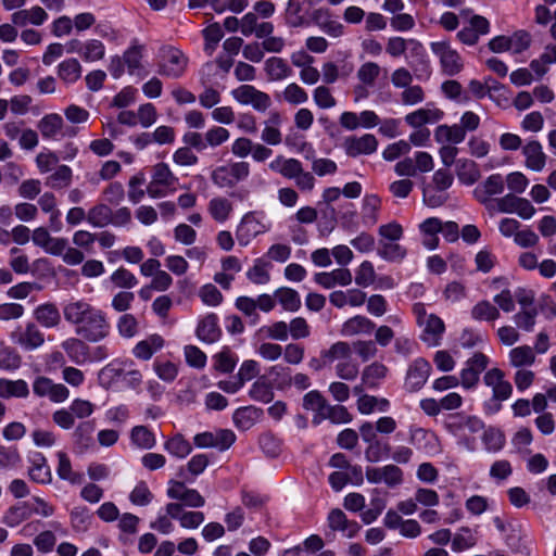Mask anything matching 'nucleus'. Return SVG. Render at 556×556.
<instances>
[{
	"label": "nucleus",
	"instance_id": "f257e3e1",
	"mask_svg": "<svg viewBox=\"0 0 556 556\" xmlns=\"http://www.w3.org/2000/svg\"><path fill=\"white\" fill-rule=\"evenodd\" d=\"M64 319L75 327V333L90 343L105 340L111 332L106 313L84 299L71 300L63 305Z\"/></svg>",
	"mask_w": 556,
	"mask_h": 556
},
{
	"label": "nucleus",
	"instance_id": "f03ea898",
	"mask_svg": "<svg viewBox=\"0 0 556 556\" xmlns=\"http://www.w3.org/2000/svg\"><path fill=\"white\" fill-rule=\"evenodd\" d=\"M100 384L112 391L132 390L137 393L141 391L143 376L136 368L131 359H114L98 374Z\"/></svg>",
	"mask_w": 556,
	"mask_h": 556
},
{
	"label": "nucleus",
	"instance_id": "7ed1b4c3",
	"mask_svg": "<svg viewBox=\"0 0 556 556\" xmlns=\"http://www.w3.org/2000/svg\"><path fill=\"white\" fill-rule=\"evenodd\" d=\"M251 173V166L245 161H229L216 166L211 172V180L219 189H231L238 184L245 181Z\"/></svg>",
	"mask_w": 556,
	"mask_h": 556
},
{
	"label": "nucleus",
	"instance_id": "20e7f679",
	"mask_svg": "<svg viewBox=\"0 0 556 556\" xmlns=\"http://www.w3.org/2000/svg\"><path fill=\"white\" fill-rule=\"evenodd\" d=\"M270 220L261 211L245 213L236 229V238L240 245H248L255 237L269 231Z\"/></svg>",
	"mask_w": 556,
	"mask_h": 556
},
{
	"label": "nucleus",
	"instance_id": "39448f33",
	"mask_svg": "<svg viewBox=\"0 0 556 556\" xmlns=\"http://www.w3.org/2000/svg\"><path fill=\"white\" fill-rule=\"evenodd\" d=\"M187 65L188 58L179 49L174 47L162 48L157 70L160 75L177 79L184 75Z\"/></svg>",
	"mask_w": 556,
	"mask_h": 556
},
{
	"label": "nucleus",
	"instance_id": "423d86ee",
	"mask_svg": "<svg viewBox=\"0 0 556 556\" xmlns=\"http://www.w3.org/2000/svg\"><path fill=\"white\" fill-rule=\"evenodd\" d=\"M231 97L242 105H251L255 111L265 112L271 105L270 97L252 85H241L231 90Z\"/></svg>",
	"mask_w": 556,
	"mask_h": 556
},
{
	"label": "nucleus",
	"instance_id": "0eeeda50",
	"mask_svg": "<svg viewBox=\"0 0 556 556\" xmlns=\"http://www.w3.org/2000/svg\"><path fill=\"white\" fill-rule=\"evenodd\" d=\"M431 51L440 59L442 70L445 74L454 76L463 70V60L459 53L453 49L447 41H435L431 43Z\"/></svg>",
	"mask_w": 556,
	"mask_h": 556
},
{
	"label": "nucleus",
	"instance_id": "6e6552de",
	"mask_svg": "<svg viewBox=\"0 0 556 556\" xmlns=\"http://www.w3.org/2000/svg\"><path fill=\"white\" fill-rule=\"evenodd\" d=\"M489 362V357L480 352L475 353L468 358L459 374L463 388H475L480 380L481 372L486 369Z\"/></svg>",
	"mask_w": 556,
	"mask_h": 556
},
{
	"label": "nucleus",
	"instance_id": "1a4fd4ad",
	"mask_svg": "<svg viewBox=\"0 0 556 556\" xmlns=\"http://www.w3.org/2000/svg\"><path fill=\"white\" fill-rule=\"evenodd\" d=\"M445 429L455 437H465L466 433H478L484 428L483 421L476 416L452 414L447 417Z\"/></svg>",
	"mask_w": 556,
	"mask_h": 556
},
{
	"label": "nucleus",
	"instance_id": "9d476101",
	"mask_svg": "<svg viewBox=\"0 0 556 556\" xmlns=\"http://www.w3.org/2000/svg\"><path fill=\"white\" fill-rule=\"evenodd\" d=\"M378 140L372 134L348 136L342 142L344 153L350 157L370 155L377 151Z\"/></svg>",
	"mask_w": 556,
	"mask_h": 556
},
{
	"label": "nucleus",
	"instance_id": "9b49d317",
	"mask_svg": "<svg viewBox=\"0 0 556 556\" xmlns=\"http://www.w3.org/2000/svg\"><path fill=\"white\" fill-rule=\"evenodd\" d=\"M33 392L39 397H48L53 403L65 402L70 396V390L63 383H55L43 376L37 377L33 382Z\"/></svg>",
	"mask_w": 556,
	"mask_h": 556
},
{
	"label": "nucleus",
	"instance_id": "f8f14e48",
	"mask_svg": "<svg viewBox=\"0 0 556 556\" xmlns=\"http://www.w3.org/2000/svg\"><path fill=\"white\" fill-rule=\"evenodd\" d=\"M33 243L50 255H62L65 251L67 239L52 237L46 227H37L31 232Z\"/></svg>",
	"mask_w": 556,
	"mask_h": 556
},
{
	"label": "nucleus",
	"instance_id": "ddd939ff",
	"mask_svg": "<svg viewBox=\"0 0 556 556\" xmlns=\"http://www.w3.org/2000/svg\"><path fill=\"white\" fill-rule=\"evenodd\" d=\"M431 372V365L425 358H416L409 366L405 377V388L409 392L420 390Z\"/></svg>",
	"mask_w": 556,
	"mask_h": 556
},
{
	"label": "nucleus",
	"instance_id": "4468645a",
	"mask_svg": "<svg viewBox=\"0 0 556 556\" xmlns=\"http://www.w3.org/2000/svg\"><path fill=\"white\" fill-rule=\"evenodd\" d=\"M407 49H409L410 53L415 55L421 63H425L426 51L424 46L418 40L405 39L397 36L390 37L388 39L386 50L391 56H401Z\"/></svg>",
	"mask_w": 556,
	"mask_h": 556
},
{
	"label": "nucleus",
	"instance_id": "2eb2a0df",
	"mask_svg": "<svg viewBox=\"0 0 556 556\" xmlns=\"http://www.w3.org/2000/svg\"><path fill=\"white\" fill-rule=\"evenodd\" d=\"M409 442L419 451L428 455H434L440 452L439 440L437 435L422 428H410Z\"/></svg>",
	"mask_w": 556,
	"mask_h": 556
},
{
	"label": "nucleus",
	"instance_id": "dca6fc26",
	"mask_svg": "<svg viewBox=\"0 0 556 556\" xmlns=\"http://www.w3.org/2000/svg\"><path fill=\"white\" fill-rule=\"evenodd\" d=\"M81 338H67L61 343V348L66 353L71 362L76 365H83L90 361V348Z\"/></svg>",
	"mask_w": 556,
	"mask_h": 556
},
{
	"label": "nucleus",
	"instance_id": "f3484780",
	"mask_svg": "<svg viewBox=\"0 0 556 556\" xmlns=\"http://www.w3.org/2000/svg\"><path fill=\"white\" fill-rule=\"evenodd\" d=\"M352 273L348 268H337L314 275V281L325 289H332L336 286L346 287L352 282Z\"/></svg>",
	"mask_w": 556,
	"mask_h": 556
},
{
	"label": "nucleus",
	"instance_id": "a211bd4d",
	"mask_svg": "<svg viewBox=\"0 0 556 556\" xmlns=\"http://www.w3.org/2000/svg\"><path fill=\"white\" fill-rule=\"evenodd\" d=\"M504 191V179L500 174L489 176L473 189V197L482 204H486L493 195Z\"/></svg>",
	"mask_w": 556,
	"mask_h": 556
},
{
	"label": "nucleus",
	"instance_id": "6ab92c4d",
	"mask_svg": "<svg viewBox=\"0 0 556 556\" xmlns=\"http://www.w3.org/2000/svg\"><path fill=\"white\" fill-rule=\"evenodd\" d=\"M376 329V324L364 315H355L346 319L340 329L343 337L369 336Z\"/></svg>",
	"mask_w": 556,
	"mask_h": 556
},
{
	"label": "nucleus",
	"instance_id": "aec40b11",
	"mask_svg": "<svg viewBox=\"0 0 556 556\" xmlns=\"http://www.w3.org/2000/svg\"><path fill=\"white\" fill-rule=\"evenodd\" d=\"M195 334L198 339L204 343L217 342L222 336V330L218 326V317L211 313L199 320Z\"/></svg>",
	"mask_w": 556,
	"mask_h": 556
},
{
	"label": "nucleus",
	"instance_id": "412c9836",
	"mask_svg": "<svg viewBox=\"0 0 556 556\" xmlns=\"http://www.w3.org/2000/svg\"><path fill=\"white\" fill-rule=\"evenodd\" d=\"M164 343L165 341L162 336L153 333L137 342L132 348L131 353L137 359L147 362L163 349Z\"/></svg>",
	"mask_w": 556,
	"mask_h": 556
},
{
	"label": "nucleus",
	"instance_id": "4be33fe9",
	"mask_svg": "<svg viewBox=\"0 0 556 556\" xmlns=\"http://www.w3.org/2000/svg\"><path fill=\"white\" fill-rule=\"evenodd\" d=\"M419 326L422 328L421 340L430 346L440 344L442 334L445 331V325L439 316L430 314Z\"/></svg>",
	"mask_w": 556,
	"mask_h": 556
},
{
	"label": "nucleus",
	"instance_id": "5701e85b",
	"mask_svg": "<svg viewBox=\"0 0 556 556\" xmlns=\"http://www.w3.org/2000/svg\"><path fill=\"white\" fill-rule=\"evenodd\" d=\"M522 155L526 160V167L533 172H541L546 164V154L543 151L542 144L536 140L528 141L522 147Z\"/></svg>",
	"mask_w": 556,
	"mask_h": 556
},
{
	"label": "nucleus",
	"instance_id": "b1692460",
	"mask_svg": "<svg viewBox=\"0 0 556 556\" xmlns=\"http://www.w3.org/2000/svg\"><path fill=\"white\" fill-rule=\"evenodd\" d=\"M29 462L28 475L34 482L48 484L52 481L51 469L43 454L38 452L31 454Z\"/></svg>",
	"mask_w": 556,
	"mask_h": 556
},
{
	"label": "nucleus",
	"instance_id": "393cba45",
	"mask_svg": "<svg viewBox=\"0 0 556 556\" xmlns=\"http://www.w3.org/2000/svg\"><path fill=\"white\" fill-rule=\"evenodd\" d=\"M31 517L30 502L23 501L11 505L1 518V522L9 528H16Z\"/></svg>",
	"mask_w": 556,
	"mask_h": 556
},
{
	"label": "nucleus",
	"instance_id": "a878e982",
	"mask_svg": "<svg viewBox=\"0 0 556 556\" xmlns=\"http://www.w3.org/2000/svg\"><path fill=\"white\" fill-rule=\"evenodd\" d=\"M312 21L327 35L331 37H341L344 33V26L331 17L328 9H317L312 13Z\"/></svg>",
	"mask_w": 556,
	"mask_h": 556
},
{
	"label": "nucleus",
	"instance_id": "bb28decb",
	"mask_svg": "<svg viewBox=\"0 0 556 556\" xmlns=\"http://www.w3.org/2000/svg\"><path fill=\"white\" fill-rule=\"evenodd\" d=\"M328 404L324 395L317 390L309 391L303 396V408L314 413L312 419L314 425H319L325 420Z\"/></svg>",
	"mask_w": 556,
	"mask_h": 556
},
{
	"label": "nucleus",
	"instance_id": "cd10ccee",
	"mask_svg": "<svg viewBox=\"0 0 556 556\" xmlns=\"http://www.w3.org/2000/svg\"><path fill=\"white\" fill-rule=\"evenodd\" d=\"M328 525L333 531L342 532L346 538H354L361 527L356 521L349 520L339 508L332 509L328 515Z\"/></svg>",
	"mask_w": 556,
	"mask_h": 556
},
{
	"label": "nucleus",
	"instance_id": "c85d7f7f",
	"mask_svg": "<svg viewBox=\"0 0 556 556\" xmlns=\"http://www.w3.org/2000/svg\"><path fill=\"white\" fill-rule=\"evenodd\" d=\"M146 47L137 39H134L130 46L124 51L123 58L129 75H140L143 71L142 59Z\"/></svg>",
	"mask_w": 556,
	"mask_h": 556
},
{
	"label": "nucleus",
	"instance_id": "c756f323",
	"mask_svg": "<svg viewBox=\"0 0 556 556\" xmlns=\"http://www.w3.org/2000/svg\"><path fill=\"white\" fill-rule=\"evenodd\" d=\"M207 212L214 222L224 224L231 217L233 204L228 198L216 195L208 201Z\"/></svg>",
	"mask_w": 556,
	"mask_h": 556
},
{
	"label": "nucleus",
	"instance_id": "7c9ffc66",
	"mask_svg": "<svg viewBox=\"0 0 556 556\" xmlns=\"http://www.w3.org/2000/svg\"><path fill=\"white\" fill-rule=\"evenodd\" d=\"M443 117V112L434 106L427 105L418 109L405 116V122L414 127L418 128L426 124H433L439 122Z\"/></svg>",
	"mask_w": 556,
	"mask_h": 556
},
{
	"label": "nucleus",
	"instance_id": "2f4dec72",
	"mask_svg": "<svg viewBox=\"0 0 556 556\" xmlns=\"http://www.w3.org/2000/svg\"><path fill=\"white\" fill-rule=\"evenodd\" d=\"M422 236V244L428 250H434L439 245L438 233L442 229V220L438 217H429L419 224Z\"/></svg>",
	"mask_w": 556,
	"mask_h": 556
},
{
	"label": "nucleus",
	"instance_id": "473e14b6",
	"mask_svg": "<svg viewBox=\"0 0 556 556\" xmlns=\"http://www.w3.org/2000/svg\"><path fill=\"white\" fill-rule=\"evenodd\" d=\"M535 352L530 345H519L508 352V364L517 369L531 367L535 364Z\"/></svg>",
	"mask_w": 556,
	"mask_h": 556
},
{
	"label": "nucleus",
	"instance_id": "72a5a7b5",
	"mask_svg": "<svg viewBox=\"0 0 556 556\" xmlns=\"http://www.w3.org/2000/svg\"><path fill=\"white\" fill-rule=\"evenodd\" d=\"M268 167L288 179H294L303 169L302 163L298 159H286L282 155L273 160Z\"/></svg>",
	"mask_w": 556,
	"mask_h": 556
},
{
	"label": "nucleus",
	"instance_id": "f704fd0d",
	"mask_svg": "<svg viewBox=\"0 0 556 556\" xmlns=\"http://www.w3.org/2000/svg\"><path fill=\"white\" fill-rule=\"evenodd\" d=\"M63 118L56 113L45 115L38 123V129L45 139L56 140L63 129Z\"/></svg>",
	"mask_w": 556,
	"mask_h": 556
},
{
	"label": "nucleus",
	"instance_id": "c9c22d12",
	"mask_svg": "<svg viewBox=\"0 0 556 556\" xmlns=\"http://www.w3.org/2000/svg\"><path fill=\"white\" fill-rule=\"evenodd\" d=\"M281 125V116L279 113L274 112L269 118L264 122V128L261 134L263 142L269 146H278L282 142V134L279 129Z\"/></svg>",
	"mask_w": 556,
	"mask_h": 556
},
{
	"label": "nucleus",
	"instance_id": "e433bc0d",
	"mask_svg": "<svg viewBox=\"0 0 556 556\" xmlns=\"http://www.w3.org/2000/svg\"><path fill=\"white\" fill-rule=\"evenodd\" d=\"M388 372L389 368L384 364L374 362L363 369L362 382L367 388H378L387 378Z\"/></svg>",
	"mask_w": 556,
	"mask_h": 556
},
{
	"label": "nucleus",
	"instance_id": "4c0bfd02",
	"mask_svg": "<svg viewBox=\"0 0 556 556\" xmlns=\"http://www.w3.org/2000/svg\"><path fill=\"white\" fill-rule=\"evenodd\" d=\"M455 170L458 180L466 186L476 184L481 176L478 164L469 159L457 160Z\"/></svg>",
	"mask_w": 556,
	"mask_h": 556
},
{
	"label": "nucleus",
	"instance_id": "58836bf2",
	"mask_svg": "<svg viewBox=\"0 0 556 556\" xmlns=\"http://www.w3.org/2000/svg\"><path fill=\"white\" fill-rule=\"evenodd\" d=\"M16 342L25 350L33 351L43 344L45 336L34 323H28L20 333Z\"/></svg>",
	"mask_w": 556,
	"mask_h": 556
},
{
	"label": "nucleus",
	"instance_id": "ea45409f",
	"mask_svg": "<svg viewBox=\"0 0 556 556\" xmlns=\"http://www.w3.org/2000/svg\"><path fill=\"white\" fill-rule=\"evenodd\" d=\"M434 138L439 143L458 144L465 140L466 134L459 124L440 125L434 130Z\"/></svg>",
	"mask_w": 556,
	"mask_h": 556
},
{
	"label": "nucleus",
	"instance_id": "a19ab883",
	"mask_svg": "<svg viewBox=\"0 0 556 556\" xmlns=\"http://www.w3.org/2000/svg\"><path fill=\"white\" fill-rule=\"evenodd\" d=\"M34 317L45 328H54L61 323L60 312L52 303H45L36 307Z\"/></svg>",
	"mask_w": 556,
	"mask_h": 556
},
{
	"label": "nucleus",
	"instance_id": "79ce46f5",
	"mask_svg": "<svg viewBox=\"0 0 556 556\" xmlns=\"http://www.w3.org/2000/svg\"><path fill=\"white\" fill-rule=\"evenodd\" d=\"M83 73V67L77 59L71 58L58 65L59 78L67 85L76 83Z\"/></svg>",
	"mask_w": 556,
	"mask_h": 556
},
{
	"label": "nucleus",
	"instance_id": "37998d69",
	"mask_svg": "<svg viewBox=\"0 0 556 556\" xmlns=\"http://www.w3.org/2000/svg\"><path fill=\"white\" fill-rule=\"evenodd\" d=\"M29 394L28 384L26 381L18 380H9V379H0V397L10 399V397H27Z\"/></svg>",
	"mask_w": 556,
	"mask_h": 556
},
{
	"label": "nucleus",
	"instance_id": "c03bdc74",
	"mask_svg": "<svg viewBox=\"0 0 556 556\" xmlns=\"http://www.w3.org/2000/svg\"><path fill=\"white\" fill-rule=\"evenodd\" d=\"M264 70L269 80L277 81L289 77L292 73L291 67L288 63L277 56H273L266 60Z\"/></svg>",
	"mask_w": 556,
	"mask_h": 556
},
{
	"label": "nucleus",
	"instance_id": "a18cd8bd",
	"mask_svg": "<svg viewBox=\"0 0 556 556\" xmlns=\"http://www.w3.org/2000/svg\"><path fill=\"white\" fill-rule=\"evenodd\" d=\"M164 450L172 456L182 459L192 452V446L182 434L178 433L165 441Z\"/></svg>",
	"mask_w": 556,
	"mask_h": 556
},
{
	"label": "nucleus",
	"instance_id": "49530a36",
	"mask_svg": "<svg viewBox=\"0 0 556 556\" xmlns=\"http://www.w3.org/2000/svg\"><path fill=\"white\" fill-rule=\"evenodd\" d=\"M275 298L283 309L296 312L301 307V298L298 291L291 288L282 287L276 290Z\"/></svg>",
	"mask_w": 556,
	"mask_h": 556
},
{
	"label": "nucleus",
	"instance_id": "de8ad7c7",
	"mask_svg": "<svg viewBox=\"0 0 556 556\" xmlns=\"http://www.w3.org/2000/svg\"><path fill=\"white\" fill-rule=\"evenodd\" d=\"M270 263L264 258H256L253 266L247 271L248 279L255 285H266L270 280Z\"/></svg>",
	"mask_w": 556,
	"mask_h": 556
},
{
	"label": "nucleus",
	"instance_id": "09e8293b",
	"mask_svg": "<svg viewBox=\"0 0 556 556\" xmlns=\"http://www.w3.org/2000/svg\"><path fill=\"white\" fill-rule=\"evenodd\" d=\"M378 255L389 262H400L406 255V249L396 241L386 242L379 240Z\"/></svg>",
	"mask_w": 556,
	"mask_h": 556
},
{
	"label": "nucleus",
	"instance_id": "8fccbe9b",
	"mask_svg": "<svg viewBox=\"0 0 556 556\" xmlns=\"http://www.w3.org/2000/svg\"><path fill=\"white\" fill-rule=\"evenodd\" d=\"M87 222L93 227H105L112 222V210L105 204H97L88 211Z\"/></svg>",
	"mask_w": 556,
	"mask_h": 556
},
{
	"label": "nucleus",
	"instance_id": "3c124183",
	"mask_svg": "<svg viewBox=\"0 0 556 556\" xmlns=\"http://www.w3.org/2000/svg\"><path fill=\"white\" fill-rule=\"evenodd\" d=\"M73 172L67 165H59L55 170L47 177L46 185L53 189H63L71 185Z\"/></svg>",
	"mask_w": 556,
	"mask_h": 556
},
{
	"label": "nucleus",
	"instance_id": "603ef678",
	"mask_svg": "<svg viewBox=\"0 0 556 556\" xmlns=\"http://www.w3.org/2000/svg\"><path fill=\"white\" fill-rule=\"evenodd\" d=\"M58 467H56V473L60 479L66 480L73 484L79 483L81 481V475L75 472L72 469L71 460L65 452H58Z\"/></svg>",
	"mask_w": 556,
	"mask_h": 556
},
{
	"label": "nucleus",
	"instance_id": "864d4df0",
	"mask_svg": "<svg viewBox=\"0 0 556 556\" xmlns=\"http://www.w3.org/2000/svg\"><path fill=\"white\" fill-rule=\"evenodd\" d=\"M381 206V200L376 194H366L363 199L362 214L363 219L370 226L375 225L378 220V212Z\"/></svg>",
	"mask_w": 556,
	"mask_h": 556
},
{
	"label": "nucleus",
	"instance_id": "5fc2aeb1",
	"mask_svg": "<svg viewBox=\"0 0 556 556\" xmlns=\"http://www.w3.org/2000/svg\"><path fill=\"white\" fill-rule=\"evenodd\" d=\"M130 439L135 445L143 450H150L156 444L155 435L144 426L134 427Z\"/></svg>",
	"mask_w": 556,
	"mask_h": 556
},
{
	"label": "nucleus",
	"instance_id": "6e6d98bb",
	"mask_svg": "<svg viewBox=\"0 0 556 556\" xmlns=\"http://www.w3.org/2000/svg\"><path fill=\"white\" fill-rule=\"evenodd\" d=\"M151 180L165 188H174L178 178L174 175L166 163H157L153 166Z\"/></svg>",
	"mask_w": 556,
	"mask_h": 556
},
{
	"label": "nucleus",
	"instance_id": "4d7b16f0",
	"mask_svg": "<svg viewBox=\"0 0 556 556\" xmlns=\"http://www.w3.org/2000/svg\"><path fill=\"white\" fill-rule=\"evenodd\" d=\"M477 544V538L471 529L467 527L460 528L452 539V549L454 552H463L473 547Z\"/></svg>",
	"mask_w": 556,
	"mask_h": 556
},
{
	"label": "nucleus",
	"instance_id": "13d9d810",
	"mask_svg": "<svg viewBox=\"0 0 556 556\" xmlns=\"http://www.w3.org/2000/svg\"><path fill=\"white\" fill-rule=\"evenodd\" d=\"M257 418V409L251 406L238 408L232 417L236 427L243 431L252 428Z\"/></svg>",
	"mask_w": 556,
	"mask_h": 556
},
{
	"label": "nucleus",
	"instance_id": "bf43d9fd",
	"mask_svg": "<svg viewBox=\"0 0 556 556\" xmlns=\"http://www.w3.org/2000/svg\"><path fill=\"white\" fill-rule=\"evenodd\" d=\"M81 49V59L85 62H97L105 55V46L98 39L86 40Z\"/></svg>",
	"mask_w": 556,
	"mask_h": 556
},
{
	"label": "nucleus",
	"instance_id": "052dcab7",
	"mask_svg": "<svg viewBox=\"0 0 556 556\" xmlns=\"http://www.w3.org/2000/svg\"><path fill=\"white\" fill-rule=\"evenodd\" d=\"M504 433L496 428H489L482 435V443L489 453H497L505 445Z\"/></svg>",
	"mask_w": 556,
	"mask_h": 556
},
{
	"label": "nucleus",
	"instance_id": "680f3d73",
	"mask_svg": "<svg viewBox=\"0 0 556 556\" xmlns=\"http://www.w3.org/2000/svg\"><path fill=\"white\" fill-rule=\"evenodd\" d=\"M471 317L476 320L493 321L500 317V311L489 301H480L472 307Z\"/></svg>",
	"mask_w": 556,
	"mask_h": 556
},
{
	"label": "nucleus",
	"instance_id": "e2e57ef3",
	"mask_svg": "<svg viewBox=\"0 0 556 556\" xmlns=\"http://www.w3.org/2000/svg\"><path fill=\"white\" fill-rule=\"evenodd\" d=\"M351 346L345 341H338L333 343L329 349L323 351L324 361L331 364L337 359L345 361L351 356Z\"/></svg>",
	"mask_w": 556,
	"mask_h": 556
},
{
	"label": "nucleus",
	"instance_id": "0e129e2a",
	"mask_svg": "<svg viewBox=\"0 0 556 556\" xmlns=\"http://www.w3.org/2000/svg\"><path fill=\"white\" fill-rule=\"evenodd\" d=\"M376 273L371 262L364 261L355 270V283L358 287L367 288L375 282Z\"/></svg>",
	"mask_w": 556,
	"mask_h": 556
},
{
	"label": "nucleus",
	"instance_id": "69168bd1",
	"mask_svg": "<svg viewBox=\"0 0 556 556\" xmlns=\"http://www.w3.org/2000/svg\"><path fill=\"white\" fill-rule=\"evenodd\" d=\"M116 328L122 338H134L138 333V320L131 314H124L117 319Z\"/></svg>",
	"mask_w": 556,
	"mask_h": 556
},
{
	"label": "nucleus",
	"instance_id": "338daca9",
	"mask_svg": "<svg viewBox=\"0 0 556 556\" xmlns=\"http://www.w3.org/2000/svg\"><path fill=\"white\" fill-rule=\"evenodd\" d=\"M204 138L206 149L216 148L229 140L230 132L225 127L213 126L205 131Z\"/></svg>",
	"mask_w": 556,
	"mask_h": 556
},
{
	"label": "nucleus",
	"instance_id": "774afa93",
	"mask_svg": "<svg viewBox=\"0 0 556 556\" xmlns=\"http://www.w3.org/2000/svg\"><path fill=\"white\" fill-rule=\"evenodd\" d=\"M215 364L214 368L220 372H231L237 364V357L228 349L224 348L219 353L214 356Z\"/></svg>",
	"mask_w": 556,
	"mask_h": 556
}]
</instances>
